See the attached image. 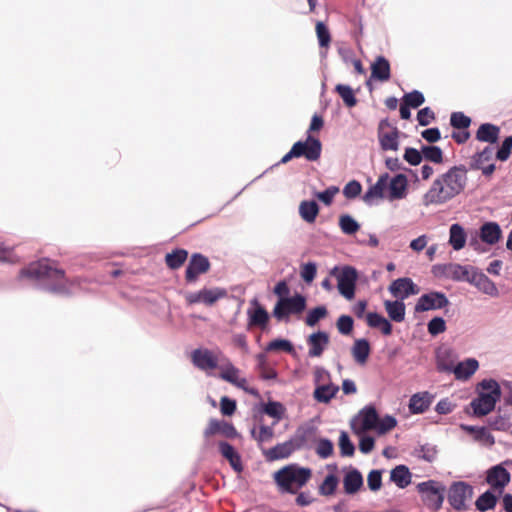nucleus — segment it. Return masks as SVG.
<instances>
[{
  "label": "nucleus",
  "instance_id": "obj_37",
  "mask_svg": "<svg viewBox=\"0 0 512 512\" xmlns=\"http://www.w3.org/2000/svg\"><path fill=\"white\" fill-rule=\"evenodd\" d=\"M385 310L389 318L395 322H402L405 319V304L403 300L384 302Z\"/></svg>",
  "mask_w": 512,
  "mask_h": 512
},
{
  "label": "nucleus",
  "instance_id": "obj_23",
  "mask_svg": "<svg viewBox=\"0 0 512 512\" xmlns=\"http://www.w3.org/2000/svg\"><path fill=\"white\" fill-rule=\"evenodd\" d=\"M408 186L407 177L404 174H397L388 180V194L389 200H398L406 196Z\"/></svg>",
  "mask_w": 512,
  "mask_h": 512
},
{
  "label": "nucleus",
  "instance_id": "obj_10",
  "mask_svg": "<svg viewBox=\"0 0 512 512\" xmlns=\"http://www.w3.org/2000/svg\"><path fill=\"white\" fill-rule=\"evenodd\" d=\"M399 130L388 119L379 122L377 136L382 150L397 151L399 149Z\"/></svg>",
  "mask_w": 512,
  "mask_h": 512
},
{
  "label": "nucleus",
  "instance_id": "obj_2",
  "mask_svg": "<svg viewBox=\"0 0 512 512\" xmlns=\"http://www.w3.org/2000/svg\"><path fill=\"white\" fill-rule=\"evenodd\" d=\"M312 478V470L297 464H289L273 474L274 482L282 493L298 494Z\"/></svg>",
  "mask_w": 512,
  "mask_h": 512
},
{
  "label": "nucleus",
  "instance_id": "obj_14",
  "mask_svg": "<svg viewBox=\"0 0 512 512\" xmlns=\"http://www.w3.org/2000/svg\"><path fill=\"white\" fill-rule=\"evenodd\" d=\"M216 434H220L228 439H234L238 436V432L233 424L224 420L211 418L203 432V435L206 439H209Z\"/></svg>",
  "mask_w": 512,
  "mask_h": 512
},
{
  "label": "nucleus",
  "instance_id": "obj_19",
  "mask_svg": "<svg viewBox=\"0 0 512 512\" xmlns=\"http://www.w3.org/2000/svg\"><path fill=\"white\" fill-rule=\"evenodd\" d=\"M220 378L224 381H227L234 386L243 389L244 391L250 394H256L257 391L254 389H249L247 387V380L245 378L240 377V370L235 367L231 362L228 363L222 368L220 373Z\"/></svg>",
  "mask_w": 512,
  "mask_h": 512
},
{
  "label": "nucleus",
  "instance_id": "obj_40",
  "mask_svg": "<svg viewBox=\"0 0 512 512\" xmlns=\"http://www.w3.org/2000/svg\"><path fill=\"white\" fill-rule=\"evenodd\" d=\"M249 316V327L257 326L262 329L266 328L269 322V314L262 306L258 305L253 311H248Z\"/></svg>",
  "mask_w": 512,
  "mask_h": 512
},
{
  "label": "nucleus",
  "instance_id": "obj_50",
  "mask_svg": "<svg viewBox=\"0 0 512 512\" xmlns=\"http://www.w3.org/2000/svg\"><path fill=\"white\" fill-rule=\"evenodd\" d=\"M339 226L342 232L348 235L354 234L360 228L359 224L350 215H341Z\"/></svg>",
  "mask_w": 512,
  "mask_h": 512
},
{
  "label": "nucleus",
  "instance_id": "obj_31",
  "mask_svg": "<svg viewBox=\"0 0 512 512\" xmlns=\"http://www.w3.org/2000/svg\"><path fill=\"white\" fill-rule=\"evenodd\" d=\"M219 451L221 455L229 461L231 467L236 472H241L243 470L241 457L231 444L221 441L219 443Z\"/></svg>",
  "mask_w": 512,
  "mask_h": 512
},
{
  "label": "nucleus",
  "instance_id": "obj_26",
  "mask_svg": "<svg viewBox=\"0 0 512 512\" xmlns=\"http://www.w3.org/2000/svg\"><path fill=\"white\" fill-rule=\"evenodd\" d=\"M388 180V173L380 175L377 182L370 186L369 189L365 192L363 200L369 203L374 199L384 198L385 192L388 191Z\"/></svg>",
  "mask_w": 512,
  "mask_h": 512
},
{
  "label": "nucleus",
  "instance_id": "obj_13",
  "mask_svg": "<svg viewBox=\"0 0 512 512\" xmlns=\"http://www.w3.org/2000/svg\"><path fill=\"white\" fill-rule=\"evenodd\" d=\"M449 304V300L442 292H429L423 294L417 301L415 306L416 312H424L428 310L442 309Z\"/></svg>",
  "mask_w": 512,
  "mask_h": 512
},
{
  "label": "nucleus",
  "instance_id": "obj_12",
  "mask_svg": "<svg viewBox=\"0 0 512 512\" xmlns=\"http://www.w3.org/2000/svg\"><path fill=\"white\" fill-rule=\"evenodd\" d=\"M511 480L510 472L498 464L489 468L486 472V482L490 485L491 489L502 493L504 488L509 484Z\"/></svg>",
  "mask_w": 512,
  "mask_h": 512
},
{
  "label": "nucleus",
  "instance_id": "obj_17",
  "mask_svg": "<svg viewBox=\"0 0 512 512\" xmlns=\"http://www.w3.org/2000/svg\"><path fill=\"white\" fill-rule=\"evenodd\" d=\"M390 293L400 300L419 293V287L408 277L398 278L389 286Z\"/></svg>",
  "mask_w": 512,
  "mask_h": 512
},
{
  "label": "nucleus",
  "instance_id": "obj_29",
  "mask_svg": "<svg viewBox=\"0 0 512 512\" xmlns=\"http://www.w3.org/2000/svg\"><path fill=\"white\" fill-rule=\"evenodd\" d=\"M479 363L474 358L466 359L457 363L451 372L454 373L457 380H468L478 369Z\"/></svg>",
  "mask_w": 512,
  "mask_h": 512
},
{
  "label": "nucleus",
  "instance_id": "obj_21",
  "mask_svg": "<svg viewBox=\"0 0 512 512\" xmlns=\"http://www.w3.org/2000/svg\"><path fill=\"white\" fill-rule=\"evenodd\" d=\"M297 448L299 445L295 444L293 440H288L265 450L263 454L268 461H275L288 458Z\"/></svg>",
  "mask_w": 512,
  "mask_h": 512
},
{
  "label": "nucleus",
  "instance_id": "obj_49",
  "mask_svg": "<svg viewBox=\"0 0 512 512\" xmlns=\"http://www.w3.org/2000/svg\"><path fill=\"white\" fill-rule=\"evenodd\" d=\"M450 124L454 129L465 130L471 125V118L462 112H453L450 117Z\"/></svg>",
  "mask_w": 512,
  "mask_h": 512
},
{
  "label": "nucleus",
  "instance_id": "obj_28",
  "mask_svg": "<svg viewBox=\"0 0 512 512\" xmlns=\"http://www.w3.org/2000/svg\"><path fill=\"white\" fill-rule=\"evenodd\" d=\"M210 268L208 258H191L186 269V281L194 282L199 275L206 273Z\"/></svg>",
  "mask_w": 512,
  "mask_h": 512
},
{
  "label": "nucleus",
  "instance_id": "obj_63",
  "mask_svg": "<svg viewBox=\"0 0 512 512\" xmlns=\"http://www.w3.org/2000/svg\"><path fill=\"white\" fill-rule=\"evenodd\" d=\"M511 149H512V136H509L504 139L501 147L498 149V151L496 153L497 159L500 161H506L511 154Z\"/></svg>",
  "mask_w": 512,
  "mask_h": 512
},
{
  "label": "nucleus",
  "instance_id": "obj_15",
  "mask_svg": "<svg viewBox=\"0 0 512 512\" xmlns=\"http://www.w3.org/2000/svg\"><path fill=\"white\" fill-rule=\"evenodd\" d=\"M356 280L357 273L352 267H345L338 277V290L348 300L354 298Z\"/></svg>",
  "mask_w": 512,
  "mask_h": 512
},
{
  "label": "nucleus",
  "instance_id": "obj_16",
  "mask_svg": "<svg viewBox=\"0 0 512 512\" xmlns=\"http://www.w3.org/2000/svg\"><path fill=\"white\" fill-rule=\"evenodd\" d=\"M191 361L196 368L206 372L218 367V358L209 349H195L191 353Z\"/></svg>",
  "mask_w": 512,
  "mask_h": 512
},
{
  "label": "nucleus",
  "instance_id": "obj_25",
  "mask_svg": "<svg viewBox=\"0 0 512 512\" xmlns=\"http://www.w3.org/2000/svg\"><path fill=\"white\" fill-rule=\"evenodd\" d=\"M454 351L448 347H440L436 352L437 368L439 371L451 372L457 364Z\"/></svg>",
  "mask_w": 512,
  "mask_h": 512
},
{
  "label": "nucleus",
  "instance_id": "obj_24",
  "mask_svg": "<svg viewBox=\"0 0 512 512\" xmlns=\"http://www.w3.org/2000/svg\"><path fill=\"white\" fill-rule=\"evenodd\" d=\"M469 283L476 286L483 293L495 297L498 295V289L495 284L483 273L474 269L470 276Z\"/></svg>",
  "mask_w": 512,
  "mask_h": 512
},
{
  "label": "nucleus",
  "instance_id": "obj_64",
  "mask_svg": "<svg viewBox=\"0 0 512 512\" xmlns=\"http://www.w3.org/2000/svg\"><path fill=\"white\" fill-rule=\"evenodd\" d=\"M361 190V184L356 180H352L345 185L343 194L347 199H353L361 193Z\"/></svg>",
  "mask_w": 512,
  "mask_h": 512
},
{
  "label": "nucleus",
  "instance_id": "obj_33",
  "mask_svg": "<svg viewBox=\"0 0 512 512\" xmlns=\"http://www.w3.org/2000/svg\"><path fill=\"white\" fill-rule=\"evenodd\" d=\"M500 128L490 123L481 124L476 132V139L494 144L498 141Z\"/></svg>",
  "mask_w": 512,
  "mask_h": 512
},
{
  "label": "nucleus",
  "instance_id": "obj_8",
  "mask_svg": "<svg viewBox=\"0 0 512 512\" xmlns=\"http://www.w3.org/2000/svg\"><path fill=\"white\" fill-rule=\"evenodd\" d=\"M473 496V487L466 482H454L448 491V502L456 511L467 510L466 501Z\"/></svg>",
  "mask_w": 512,
  "mask_h": 512
},
{
  "label": "nucleus",
  "instance_id": "obj_32",
  "mask_svg": "<svg viewBox=\"0 0 512 512\" xmlns=\"http://www.w3.org/2000/svg\"><path fill=\"white\" fill-rule=\"evenodd\" d=\"M433 397L429 392H420L414 394L409 401V409L414 414L425 412L432 403Z\"/></svg>",
  "mask_w": 512,
  "mask_h": 512
},
{
  "label": "nucleus",
  "instance_id": "obj_20",
  "mask_svg": "<svg viewBox=\"0 0 512 512\" xmlns=\"http://www.w3.org/2000/svg\"><path fill=\"white\" fill-rule=\"evenodd\" d=\"M363 476L361 472L353 467L345 470L343 477V489L347 495H354L363 488Z\"/></svg>",
  "mask_w": 512,
  "mask_h": 512
},
{
  "label": "nucleus",
  "instance_id": "obj_18",
  "mask_svg": "<svg viewBox=\"0 0 512 512\" xmlns=\"http://www.w3.org/2000/svg\"><path fill=\"white\" fill-rule=\"evenodd\" d=\"M493 153L494 151L491 147H485L481 152L476 153L471 159V169L481 170L483 175L491 176L496 167L493 163H487L491 161Z\"/></svg>",
  "mask_w": 512,
  "mask_h": 512
},
{
  "label": "nucleus",
  "instance_id": "obj_43",
  "mask_svg": "<svg viewBox=\"0 0 512 512\" xmlns=\"http://www.w3.org/2000/svg\"><path fill=\"white\" fill-rule=\"evenodd\" d=\"M497 500V496L488 490L481 494L475 501L476 509L480 512L493 510L496 507Z\"/></svg>",
  "mask_w": 512,
  "mask_h": 512
},
{
  "label": "nucleus",
  "instance_id": "obj_45",
  "mask_svg": "<svg viewBox=\"0 0 512 512\" xmlns=\"http://www.w3.org/2000/svg\"><path fill=\"white\" fill-rule=\"evenodd\" d=\"M339 480L334 474H328L319 486V493L323 496H331L336 492Z\"/></svg>",
  "mask_w": 512,
  "mask_h": 512
},
{
  "label": "nucleus",
  "instance_id": "obj_3",
  "mask_svg": "<svg viewBox=\"0 0 512 512\" xmlns=\"http://www.w3.org/2000/svg\"><path fill=\"white\" fill-rule=\"evenodd\" d=\"M480 389L478 396L470 405L475 416L482 417L494 410L497 401L501 397L499 384L493 379H485L478 384Z\"/></svg>",
  "mask_w": 512,
  "mask_h": 512
},
{
  "label": "nucleus",
  "instance_id": "obj_60",
  "mask_svg": "<svg viewBox=\"0 0 512 512\" xmlns=\"http://www.w3.org/2000/svg\"><path fill=\"white\" fill-rule=\"evenodd\" d=\"M236 401L227 396H222L220 399V411L224 416H232L236 411Z\"/></svg>",
  "mask_w": 512,
  "mask_h": 512
},
{
  "label": "nucleus",
  "instance_id": "obj_7",
  "mask_svg": "<svg viewBox=\"0 0 512 512\" xmlns=\"http://www.w3.org/2000/svg\"><path fill=\"white\" fill-rule=\"evenodd\" d=\"M416 488L421 496L423 504L428 509L434 512L441 509L445 492V487L441 483L435 480H428L418 483Z\"/></svg>",
  "mask_w": 512,
  "mask_h": 512
},
{
  "label": "nucleus",
  "instance_id": "obj_5",
  "mask_svg": "<svg viewBox=\"0 0 512 512\" xmlns=\"http://www.w3.org/2000/svg\"><path fill=\"white\" fill-rule=\"evenodd\" d=\"M322 145L319 139L309 135L305 141H298L293 144L291 150L280 160L286 164L293 158L304 157L308 161H317L321 156Z\"/></svg>",
  "mask_w": 512,
  "mask_h": 512
},
{
  "label": "nucleus",
  "instance_id": "obj_59",
  "mask_svg": "<svg viewBox=\"0 0 512 512\" xmlns=\"http://www.w3.org/2000/svg\"><path fill=\"white\" fill-rule=\"evenodd\" d=\"M354 321L348 315H341L336 323L338 331L343 335H349L353 330Z\"/></svg>",
  "mask_w": 512,
  "mask_h": 512
},
{
  "label": "nucleus",
  "instance_id": "obj_30",
  "mask_svg": "<svg viewBox=\"0 0 512 512\" xmlns=\"http://www.w3.org/2000/svg\"><path fill=\"white\" fill-rule=\"evenodd\" d=\"M371 77L381 82L388 81L391 77V69L389 61L378 56L371 65Z\"/></svg>",
  "mask_w": 512,
  "mask_h": 512
},
{
  "label": "nucleus",
  "instance_id": "obj_41",
  "mask_svg": "<svg viewBox=\"0 0 512 512\" xmlns=\"http://www.w3.org/2000/svg\"><path fill=\"white\" fill-rule=\"evenodd\" d=\"M449 243L455 250H460L465 246L466 233L459 224H452L450 227Z\"/></svg>",
  "mask_w": 512,
  "mask_h": 512
},
{
  "label": "nucleus",
  "instance_id": "obj_4",
  "mask_svg": "<svg viewBox=\"0 0 512 512\" xmlns=\"http://www.w3.org/2000/svg\"><path fill=\"white\" fill-rule=\"evenodd\" d=\"M20 277L28 278L30 280L50 283L53 281H60L64 278V271L53 267L49 263L48 258H41L37 261L30 263L27 267L20 271Z\"/></svg>",
  "mask_w": 512,
  "mask_h": 512
},
{
  "label": "nucleus",
  "instance_id": "obj_46",
  "mask_svg": "<svg viewBox=\"0 0 512 512\" xmlns=\"http://www.w3.org/2000/svg\"><path fill=\"white\" fill-rule=\"evenodd\" d=\"M266 351L267 352L283 351V352H286L288 354H294L295 353V349H294L293 344L289 340H286V339H275V340H272L266 346Z\"/></svg>",
  "mask_w": 512,
  "mask_h": 512
},
{
  "label": "nucleus",
  "instance_id": "obj_39",
  "mask_svg": "<svg viewBox=\"0 0 512 512\" xmlns=\"http://www.w3.org/2000/svg\"><path fill=\"white\" fill-rule=\"evenodd\" d=\"M370 344L366 339H358L352 347V355L359 364H365L370 354Z\"/></svg>",
  "mask_w": 512,
  "mask_h": 512
},
{
  "label": "nucleus",
  "instance_id": "obj_35",
  "mask_svg": "<svg viewBox=\"0 0 512 512\" xmlns=\"http://www.w3.org/2000/svg\"><path fill=\"white\" fill-rule=\"evenodd\" d=\"M339 391V387L333 383L318 385L313 393L316 401L328 403Z\"/></svg>",
  "mask_w": 512,
  "mask_h": 512
},
{
  "label": "nucleus",
  "instance_id": "obj_55",
  "mask_svg": "<svg viewBox=\"0 0 512 512\" xmlns=\"http://www.w3.org/2000/svg\"><path fill=\"white\" fill-rule=\"evenodd\" d=\"M367 485L371 491H379L382 487V471L371 470L367 476Z\"/></svg>",
  "mask_w": 512,
  "mask_h": 512
},
{
  "label": "nucleus",
  "instance_id": "obj_6",
  "mask_svg": "<svg viewBox=\"0 0 512 512\" xmlns=\"http://www.w3.org/2000/svg\"><path fill=\"white\" fill-rule=\"evenodd\" d=\"M306 306V298L299 293L288 298H279L273 308V316L279 321H288L291 315L299 318Z\"/></svg>",
  "mask_w": 512,
  "mask_h": 512
},
{
  "label": "nucleus",
  "instance_id": "obj_1",
  "mask_svg": "<svg viewBox=\"0 0 512 512\" xmlns=\"http://www.w3.org/2000/svg\"><path fill=\"white\" fill-rule=\"evenodd\" d=\"M464 165L453 166L439 175L423 195V204L442 205L464 192L468 177Z\"/></svg>",
  "mask_w": 512,
  "mask_h": 512
},
{
  "label": "nucleus",
  "instance_id": "obj_52",
  "mask_svg": "<svg viewBox=\"0 0 512 512\" xmlns=\"http://www.w3.org/2000/svg\"><path fill=\"white\" fill-rule=\"evenodd\" d=\"M253 438L259 443L270 442L274 437V429L270 426L261 425L259 431H252Z\"/></svg>",
  "mask_w": 512,
  "mask_h": 512
},
{
  "label": "nucleus",
  "instance_id": "obj_36",
  "mask_svg": "<svg viewBox=\"0 0 512 512\" xmlns=\"http://www.w3.org/2000/svg\"><path fill=\"white\" fill-rule=\"evenodd\" d=\"M411 472L405 465H398L392 469L390 479L399 488H406L411 483Z\"/></svg>",
  "mask_w": 512,
  "mask_h": 512
},
{
  "label": "nucleus",
  "instance_id": "obj_44",
  "mask_svg": "<svg viewBox=\"0 0 512 512\" xmlns=\"http://www.w3.org/2000/svg\"><path fill=\"white\" fill-rule=\"evenodd\" d=\"M328 315V310L325 306H317L310 309L305 317V324L309 327H314L321 319Z\"/></svg>",
  "mask_w": 512,
  "mask_h": 512
},
{
  "label": "nucleus",
  "instance_id": "obj_34",
  "mask_svg": "<svg viewBox=\"0 0 512 512\" xmlns=\"http://www.w3.org/2000/svg\"><path fill=\"white\" fill-rule=\"evenodd\" d=\"M366 322L369 327L380 329L385 336L392 333V324L385 317L376 312H369L366 315Z\"/></svg>",
  "mask_w": 512,
  "mask_h": 512
},
{
  "label": "nucleus",
  "instance_id": "obj_42",
  "mask_svg": "<svg viewBox=\"0 0 512 512\" xmlns=\"http://www.w3.org/2000/svg\"><path fill=\"white\" fill-rule=\"evenodd\" d=\"M299 213L303 220L313 223L319 213L318 204L315 201H302L299 206Z\"/></svg>",
  "mask_w": 512,
  "mask_h": 512
},
{
  "label": "nucleus",
  "instance_id": "obj_38",
  "mask_svg": "<svg viewBox=\"0 0 512 512\" xmlns=\"http://www.w3.org/2000/svg\"><path fill=\"white\" fill-rule=\"evenodd\" d=\"M378 413L372 406L364 408L360 413L361 429L363 431L373 430L378 424Z\"/></svg>",
  "mask_w": 512,
  "mask_h": 512
},
{
  "label": "nucleus",
  "instance_id": "obj_48",
  "mask_svg": "<svg viewBox=\"0 0 512 512\" xmlns=\"http://www.w3.org/2000/svg\"><path fill=\"white\" fill-rule=\"evenodd\" d=\"M335 90L340 95V97L342 98L343 102L347 107H354L356 105L357 99L350 86L338 84Z\"/></svg>",
  "mask_w": 512,
  "mask_h": 512
},
{
  "label": "nucleus",
  "instance_id": "obj_51",
  "mask_svg": "<svg viewBox=\"0 0 512 512\" xmlns=\"http://www.w3.org/2000/svg\"><path fill=\"white\" fill-rule=\"evenodd\" d=\"M339 448L342 456L351 457L354 455L355 447L351 442L349 435L342 431L339 436Z\"/></svg>",
  "mask_w": 512,
  "mask_h": 512
},
{
  "label": "nucleus",
  "instance_id": "obj_56",
  "mask_svg": "<svg viewBox=\"0 0 512 512\" xmlns=\"http://www.w3.org/2000/svg\"><path fill=\"white\" fill-rule=\"evenodd\" d=\"M334 447L333 443L329 439H320L318 441L317 447H316V454L322 458L326 459L330 457L333 454Z\"/></svg>",
  "mask_w": 512,
  "mask_h": 512
},
{
  "label": "nucleus",
  "instance_id": "obj_62",
  "mask_svg": "<svg viewBox=\"0 0 512 512\" xmlns=\"http://www.w3.org/2000/svg\"><path fill=\"white\" fill-rule=\"evenodd\" d=\"M403 157L410 165H419L423 159L422 150L418 151L415 148L408 147L405 149Z\"/></svg>",
  "mask_w": 512,
  "mask_h": 512
},
{
  "label": "nucleus",
  "instance_id": "obj_57",
  "mask_svg": "<svg viewBox=\"0 0 512 512\" xmlns=\"http://www.w3.org/2000/svg\"><path fill=\"white\" fill-rule=\"evenodd\" d=\"M396 425V419L393 416L387 415L382 419L378 418V424L375 430H377L379 434H385L394 429Z\"/></svg>",
  "mask_w": 512,
  "mask_h": 512
},
{
  "label": "nucleus",
  "instance_id": "obj_27",
  "mask_svg": "<svg viewBox=\"0 0 512 512\" xmlns=\"http://www.w3.org/2000/svg\"><path fill=\"white\" fill-rule=\"evenodd\" d=\"M480 239L489 245L496 244L502 237V230L496 222H486L480 227Z\"/></svg>",
  "mask_w": 512,
  "mask_h": 512
},
{
  "label": "nucleus",
  "instance_id": "obj_47",
  "mask_svg": "<svg viewBox=\"0 0 512 512\" xmlns=\"http://www.w3.org/2000/svg\"><path fill=\"white\" fill-rule=\"evenodd\" d=\"M422 155L427 161L441 164L443 162V152L438 146H422Z\"/></svg>",
  "mask_w": 512,
  "mask_h": 512
},
{
  "label": "nucleus",
  "instance_id": "obj_58",
  "mask_svg": "<svg viewBox=\"0 0 512 512\" xmlns=\"http://www.w3.org/2000/svg\"><path fill=\"white\" fill-rule=\"evenodd\" d=\"M403 101L412 108H418L424 103L425 98L420 91L414 90L405 94Z\"/></svg>",
  "mask_w": 512,
  "mask_h": 512
},
{
  "label": "nucleus",
  "instance_id": "obj_11",
  "mask_svg": "<svg viewBox=\"0 0 512 512\" xmlns=\"http://www.w3.org/2000/svg\"><path fill=\"white\" fill-rule=\"evenodd\" d=\"M473 271L474 267L472 266H461L453 263L438 265L434 267L435 275L444 276L456 281L469 282Z\"/></svg>",
  "mask_w": 512,
  "mask_h": 512
},
{
  "label": "nucleus",
  "instance_id": "obj_61",
  "mask_svg": "<svg viewBox=\"0 0 512 512\" xmlns=\"http://www.w3.org/2000/svg\"><path fill=\"white\" fill-rule=\"evenodd\" d=\"M446 330L445 320L441 317H434L428 323V332L435 336Z\"/></svg>",
  "mask_w": 512,
  "mask_h": 512
},
{
  "label": "nucleus",
  "instance_id": "obj_22",
  "mask_svg": "<svg viewBox=\"0 0 512 512\" xmlns=\"http://www.w3.org/2000/svg\"><path fill=\"white\" fill-rule=\"evenodd\" d=\"M310 357H320L329 344V335L324 331L312 333L307 338Z\"/></svg>",
  "mask_w": 512,
  "mask_h": 512
},
{
  "label": "nucleus",
  "instance_id": "obj_9",
  "mask_svg": "<svg viewBox=\"0 0 512 512\" xmlns=\"http://www.w3.org/2000/svg\"><path fill=\"white\" fill-rule=\"evenodd\" d=\"M227 290L221 287L203 288L197 292H190L185 295V300L189 305L204 304L213 306L219 300L226 298Z\"/></svg>",
  "mask_w": 512,
  "mask_h": 512
},
{
  "label": "nucleus",
  "instance_id": "obj_54",
  "mask_svg": "<svg viewBox=\"0 0 512 512\" xmlns=\"http://www.w3.org/2000/svg\"><path fill=\"white\" fill-rule=\"evenodd\" d=\"M264 412L279 421L284 415L285 408L280 402L270 401L265 405Z\"/></svg>",
  "mask_w": 512,
  "mask_h": 512
},
{
  "label": "nucleus",
  "instance_id": "obj_53",
  "mask_svg": "<svg viewBox=\"0 0 512 512\" xmlns=\"http://www.w3.org/2000/svg\"><path fill=\"white\" fill-rule=\"evenodd\" d=\"M316 34L319 41V45L321 47L327 48L331 42V35L328 28L323 22L319 21L316 23Z\"/></svg>",
  "mask_w": 512,
  "mask_h": 512
}]
</instances>
